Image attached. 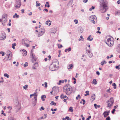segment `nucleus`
I'll list each match as a JSON object with an SVG mask.
<instances>
[{
  "label": "nucleus",
  "mask_w": 120,
  "mask_h": 120,
  "mask_svg": "<svg viewBox=\"0 0 120 120\" xmlns=\"http://www.w3.org/2000/svg\"><path fill=\"white\" fill-rule=\"evenodd\" d=\"M100 10L102 13H104L106 11L108 8L107 5V2L106 0H100Z\"/></svg>",
  "instance_id": "nucleus-1"
},
{
  "label": "nucleus",
  "mask_w": 120,
  "mask_h": 120,
  "mask_svg": "<svg viewBox=\"0 0 120 120\" xmlns=\"http://www.w3.org/2000/svg\"><path fill=\"white\" fill-rule=\"evenodd\" d=\"M105 41L106 44L109 46H112L114 44V41L112 37L108 36L105 40Z\"/></svg>",
  "instance_id": "nucleus-2"
},
{
  "label": "nucleus",
  "mask_w": 120,
  "mask_h": 120,
  "mask_svg": "<svg viewBox=\"0 0 120 120\" xmlns=\"http://www.w3.org/2000/svg\"><path fill=\"white\" fill-rule=\"evenodd\" d=\"M89 19L92 22H93L94 24H95L96 22H97V19L96 17L94 15H91L89 17Z\"/></svg>",
  "instance_id": "nucleus-3"
},
{
  "label": "nucleus",
  "mask_w": 120,
  "mask_h": 120,
  "mask_svg": "<svg viewBox=\"0 0 120 120\" xmlns=\"http://www.w3.org/2000/svg\"><path fill=\"white\" fill-rule=\"evenodd\" d=\"M2 19L3 22L2 24L4 26V23H6L7 20V15L6 14H3L2 16Z\"/></svg>",
  "instance_id": "nucleus-4"
},
{
  "label": "nucleus",
  "mask_w": 120,
  "mask_h": 120,
  "mask_svg": "<svg viewBox=\"0 0 120 120\" xmlns=\"http://www.w3.org/2000/svg\"><path fill=\"white\" fill-rule=\"evenodd\" d=\"M21 0H16L15 4V7L16 8H19L21 6Z\"/></svg>",
  "instance_id": "nucleus-5"
},
{
  "label": "nucleus",
  "mask_w": 120,
  "mask_h": 120,
  "mask_svg": "<svg viewBox=\"0 0 120 120\" xmlns=\"http://www.w3.org/2000/svg\"><path fill=\"white\" fill-rule=\"evenodd\" d=\"M64 90V92L66 93V94L69 95L71 94L72 92L71 89L70 87L65 89V90Z\"/></svg>",
  "instance_id": "nucleus-6"
},
{
  "label": "nucleus",
  "mask_w": 120,
  "mask_h": 120,
  "mask_svg": "<svg viewBox=\"0 0 120 120\" xmlns=\"http://www.w3.org/2000/svg\"><path fill=\"white\" fill-rule=\"evenodd\" d=\"M30 57L32 59V61L33 63L36 60L37 58L35 55L32 52L30 54Z\"/></svg>",
  "instance_id": "nucleus-7"
},
{
  "label": "nucleus",
  "mask_w": 120,
  "mask_h": 120,
  "mask_svg": "<svg viewBox=\"0 0 120 120\" xmlns=\"http://www.w3.org/2000/svg\"><path fill=\"white\" fill-rule=\"evenodd\" d=\"M110 112L109 111H106L104 112L103 113V114L104 115V117H105L109 115V113Z\"/></svg>",
  "instance_id": "nucleus-8"
},
{
  "label": "nucleus",
  "mask_w": 120,
  "mask_h": 120,
  "mask_svg": "<svg viewBox=\"0 0 120 120\" xmlns=\"http://www.w3.org/2000/svg\"><path fill=\"white\" fill-rule=\"evenodd\" d=\"M6 38V35L5 34H2L0 37V40H4Z\"/></svg>",
  "instance_id": "nucleus-9"
},
{
  "label": "nucleus",
  "mask_w": 120,
  "mask_h": 120,
  "mask_svg": "<svg viewBox=\"0 0 120 120\" xmlns=\"http://www.w3.org/2000/svg\"><path fill=\"white\" fill-rule=\"evenodd\" d=\"M41 31L39 34H38V37H40L45 32V30L44 29H41Z\"/></svg>",
  "instance_id": "nucleus-10"
},
{
  "label": "nucleus",
  "mask_w": 120,
  "mask_h": 120,
  "mask_svg": "<svg viewBox=\"0 0 120 120\" xmlns=\"http://www.w3.org/2000/svg\"><path fill=\"white\" fill-rule=\"evenodd\" d=\"M114 102V100L112 97L110 99L106 102L107 103H110L112 104H113Z\"/></svg>",
  "instance_id": "nucleus-11"
},
{
  "label": "nucleus",
  "mask_w": 120,
  "mask_h": 120,
  "mask_svg": "<svg viewBox=\"0 0 120 120\" xmlns=\"http://www.w3.org/2000/svg\"><path fill=\"white\" fill-rule=\"evenodd\" d=\"M28 41L27 39H23L22 40V43L23 45H25V44H26V42Z\"/></svg>",
  "instance_id": "nucleus-12"
},
{
  "label": "nucleus",
  "mask_w": 120,
  "mask_h": 120,
  "mask_svg": "<svg viewBox=\"0 0 120 120\" xmlns=\"http://www.w3.org/2000/svg\"><path fill=\"white\" fill-rule=\"evenodd\" d=\"M38 64L37 62L35 63L33 66V69L36 70L37 69L36 67H38Z\"/></svg>",
  "instance_id": "nucleus-13"
},
{
  "label": "nucleus",
  "mask_w": 120,
  "mask_h": 120,
  "mask_svg": "<svg viewBox=\"0 0 120 120\" xmlns=\"http://www.w3.org/2000/svg\"><path fill=\"white\" fill-rule=\"evenodd\" d=\"M34 101H33L32 103L34 104V106L37 103V98L36 97H34Z\"/></svg>",
  "instance_id": "nucleus-14"
},
{
  "label": "nucleus",
  "mask_w": 120,
  "mask_h": 120,
  "mask_svg": "<svg viewBox=\"0 0 120 120\" xmlns=\"http://www.w3.org/2000/svg\"><path fill=\"white\" fill-rule=\"evenodd\" d=\"M91 100H92L93 101L95 99V94H93L91 96Z\"/></svg>",
  "instance_id": "nucleus-15"
},
{
  "label": "nucleus",
  "mask_w": 120,
  "mask_h": 120,
  "mask_svg": "<svg viewBox=\"0 0 120 120\" xmlns=\"http://www.w3.org/2000/svg\"><path fill=\"white\" fill-rule=\"evenodd\" d=\"M91 37V35H89L87 38V40L90 41H92L93 40V38Z\"/></svg>",
  "instance_id": "nucleus-16"
},
{
  "label": "nucleus",
  "mask_w": 120,
  "mask_h": 120,
  "mask_svg": "<svg viewBox=\"0 0 120 120\" xmlns=\"http://www.w3.org/2000/svg\"><path fill=\"white\" fill-rule=\"evenodd\" d=\"M23 52L22 54H23V55L26 56L27 54V52L24 49H23L22 50Z\"/></svg>",
  "instance_id": "nucleus-17"
},
{
  "label": "nucleus",
  "mask_w": 120,
  "mask_h": 120,
  "mask_svg": "<svg viewBox=\"0 0 120 120\" xmlns=\"http://www.w3.org/2000/svg\"><path fill=\"white\" fill-rule=\"evenodd\" d=\"M60 98L62 99H64L67 98V96L66 95L64 96L63 94H61L60 96Z\"/></svg>",
  "instance_id": "nucleus-18"
},
{
  "label": "nucleus",
  "mask_w": 120,
  "mask_h": 120,
  "mask_svg": "<svg viewBox=\"0 0 120 120\" xmlns=\"http://www.w3.org/2000/svg\"><path fill=\"white\" fill-rule=\"evenodd\" d=\"M73 67V65L72 64H69L68 66V69H71Z\"/></svg>",
  "instance_id": "nucleus-19"
},
{
  "label": "nucleus",
  "mask_w": 120,
  "mask_h": 120,
  "mask_svg": "<svg viewBox=\"0 0 120 120\" xmlns=\"http://www.w3.org/2000/svg\"><path fill=\"white\" fill-rule=\"evenodd\" d=\"M59 63L57 62H56L55 64H53V66L55 68H57L59 67Z\"/></svg>",
  "instance_id": "nucleus-20"
},
{
  "label": "nucleus",
  "mask_w": 120,
  "mask_h": 120,
  "mask_svg": "<svg viewBox=\"0 0 120 120\" xmlns=\"http://www.w3.org/2000/svg\"><path fill=\"white\" fill-rule=\"evenodd\" d=\"M36 93L37 92H36L35 93L30 94V98H31L32 96H35V97H36L37 98V95L36 94Z\"/></svg>",
  "instance_id": "nucleus-21"
},
{
  "label": "nucleus",
  "mask_w": 120,
  "mask_h": 120,
  "mask_svg": "<svg viewBox=\"0 0 120 120\" xmlns=\"http://www.w3.org/2000/svg\"><path fill=\"white\" fill-rule=\"evenodd\" d=\"M73 0H70L68 2V6H71L72 4L73 3Z\"/></svg>",
  "instance_id": "nucleus-22"
},
{
  "label": "nucleus",
  "mask_w": 120,
  "mask_h": 120,
  "mask_svg": "<svg viewBox=\"0 0 120 120\" xmlns=\"http://www.w3.org/2000/svg\"><path fill=\"white\" fill-rule=\"evenodd\" d=\"M92 82V83L95 85H96L97 83V82L96 80V79H94L93 80V81Z\"/></svg>",
  "instance_id": "nucleus-23"
},
{
  "label": "nucleus",
  "mask_w": 120,
  "mask_h": 120,
  "mask_svg": "<svg viewBox=\"0 0 120 120\" xmlns=\"http://www.w3.org/2000/svg\"><path fill=\"white\" fill-rule=\"evenodd\" d=\"M19 16L17 14V13H15L14 15L13 16V18H15V17L16 18H19Z\"/></svg>",
  "instance_id": "nucleus-24"
},
{
  "label": "nucleus",
  "mask_w": 120,
  "mask_h": 120,
  "mask_svg": "<svg viewBox=\"0 0 120 120\" xmlns=\"http://www.w3.org/2000/svg\"><path fill=\"white\" fill-rule=\"evenodd\" d=\"M71 48L70 47L68 48V49H66L64 51L65 52H67V51L70 52L71 50Z\"/></svg>",
  "instance_id": "nucleus-25"
},
{
  "label": "nucleus",
  "mask_w": 120,
  "mask_h": 120,
  "mask_svg": "<svg viewBox=\"0 0 120 120\" xmlns=\"http://www.w3.org/2000/svg\"><path fill=\"white\" fill-rule=\"evenodd\" d=\"M46 96L45 95H43L41 97V98L43 101H44L45 100V99H44L43 98H45Z\"/></svg>",
  "instance_id": "nucleus-26"
},
{
  "label": "nucleus",
  "mask_w": 120,
  "mask_h": 120,
  "mask_svg": "<svg viewBox=\"0 0 120 120\" xmlns=\"http://www.w3.org/2000/svg\"><path fill=\"white\" fill-rule=\"evenodd\" d=\"M117 49L118 51V52L120 53V44H119L117 46Z\"/></svg>",
  "instance_id": "nucleus-27"
},
{
  "label": "nucleus",
  "mask_w": 120,
  "mask_h": 120,
  "mask_svg": "<svg viewBox=\"0 0 120 120\" xmlns=\"http://www.w3.org/2000/svg\"><path fill=\"white\" fill-rule=\"evenodd\" d=\"M107 103L108 104L107 107L109 108H110L113 104L110 103Z\"/></svg>",
  "instance_id": "nucleus-28"
},
{
  "label": "nucleus",
  "mask_w": 120,
  "mask_h": 120,
  "mask_svg": "<svg viewBox=\"0 0 120 120\" xmlns=\"http://www.w3.org/2000/svg\"><path fill=\"white\" fill-rule=\"evenodd\" d=\"M52 30H54V31H51V33H52L55 34L56 33V29H55V28H54L53 29H52Z\"/></svg>",
  "instance_id": "nucleus-29"
},
{
  "label": "nucleus",
  "mask_w": 120,
  "mask_h": 120,
  "mask_svg": "<svg viewBox=\"0 0 120 120\" xmlns=\"http://www.w3.org/2000/svg\"><path fill=\"white\" fill-rule=\"evenodd\" d=\"M52 65H51L50 67V70L51 71H53L55 70V69L54 68H53L52 67Z\"/></svg>",
  "instance_id": "nucleus-30"
},
{
  "label": "nucleus",
  "mask_w": 120,
  "mask_h": 120,
  "mask_svg": "<svg viewBox=\"0 0 120 120\" xmlns=\"http://www.w3.org/2000/svg\"><path fill=\"white\" fill-rule=\"evenodd\" d=\"M87 54L89 57L90 58L92 57L93 55V54L91 52Z\"/></svg>",
  "instance_id": "nucleus-31"
},
{
  "label": "nucleus",
  "mask_w": 120,
  "mask_h": 120,
  "mask_svg": "<svg viewBox=\"0 0 120 120\" xmlns=\"http://www.w3.org/2000/svg\"><path fill=\"white\" fill-rule=\"evenodd\" d=\"M64 82V81L60 80L59 81V82H58L57 84L58 85H60L61 84V83H63Z\"/></svg>",
  "instance_id": "nucleus-32"
},
{
  "label": "nucleus",
  "mask_w": 120,
  "mask_h": 120,
  "mask_svg": "<svg viewBox=\"0 0 120 120\" xmlns=\"http://www.w3.org/2000/svg\"><path fill=\"white\" fill-rule=\"evenodd\" d=\"M69 111H70L71 112H72L73 111V108L72 107H70L69 109Z\"/></svg>",
  "instance_id": "nucleus-33"
},
{
  "label": "nucleus",
  "mask_w": 120,
  "mask_h": 120,
  "mask_svg": "<svg viewBox=\"0 0 120 120\" xmlns=\"http://www.w3.org/2000/svg\"><path fill=\"white\" fill-rule=\"evenodd\" d=\"M25 86H23V88L24 89H25V90H27V88L28 87V85H25Z\"/></svg>",
  "instance_id": "nucleus-34"
},
{
  "label": "nucleus",
  "mask_w": 120,
  "mask_h": 120,
  "mask_svg": "<svg viewBox=\"0 0 120 120\" xmlns=\"http://www.w3.org/2000/svg\"><path fill=\"white\" fill-rule=\"evenodd\" d=\"M94 106L95 107L96 109H97L98 107L100 108V105H97V104H94Z\"/></svg>",
  "instance_id": "nucleus-35"
},
{
  "label": "nucleus",
  "mask_w": 120,
  "mask_h": 120,
  "mask_svg": "<svg viewBox=\"0 0 120 120\" xmlns=\"http://www.w3.org/2000/svg\"><path fill=\"white\" fill-rule=\"evenodd\" d=\"M38 1H37L36 2V7H37L38 6H40L41 5V4L40 3H38Z\"/></svg>",
  "instance_id": "nucleus-36"
},
{
  "label": "nucleus",
  "mask_w": 120,
  "mask_h": 120,
  "mask_svg": "<svg viewBox=\"0 0 120 120\" xmlns=\"http://www.w3.org/2000/svg\"><path fill=\"white\" fill-rule=\"evenodd\" d=\"M51 105H54V106H55L56 105V103L55 102H54L53 101H52L51 102Z\"/></svg>",
  "instance_id": "nucleus-37"
},
{
  "label": "nucleus",
  "mask_w": 120,
  "mask_h": 120,
  "mask_svg": "<svg viewBox=\"0 0 120 120\" xmlns=\"http://www.w3.org/2000/svg\"><path fill=\"white\" fill-rule=\"evenodd\" d=\"M16 44L15 43H14V44H12V48L13 49H15V46H16Z\"/></svg>",
  "instance_id": "nucleus-38"
},
{
  "label": "nucleus",
  "mask_w": 120,
  "mask_h": 120,
  "mask_svg": "<svg viewBox=\"0 0 120 120\" xmlns=\"http://www.w3.org/2000/svg\"><path fill=\"white\" fill-rule=\"evenodd\" d=\"M4 76L5 77H6L7 78H9L10 77L9 75L7 73H5L4 74Z\"/></svg>",
  "instance_id": "nucleus-39"
},
{
  "label": "nucleus",
  "mask_w": 120,
  "mask_h": 120,
  "mask_svg": "<svg viewBox=\"0 0 120 120\" xmlns=\"http://www.w3.org/2000/svg\"><path fill=\"white\" fill-rule=\"evenodd\" d=\"M69 85H65L63 89L64 90H65V89L66 88H67L68 87V86Z\"/></svg>",
  "instance_id": "nucleus-40"
},
{
  "label": "nucleus",
  "mask_w": 120,
  "mask_h": 120,
  "mask_svg": "<svg viewBox=\"0 0 120 120\" xmlns=\"http://www.w3.org/2000/svg\"><path fill=\"white\" fill-rule=\"evenodd\" d=\"M12 54V53L10 51H8V54H7V55L9 56H11V55Z\"/></svg>",
  "instance_id": "nucleus-41"
},
{
  "label": "nucleus",
  "mask_w": 120,
  "mask_h": 120,
  "mask_svg": "<svg viewBox=\"0 0 120 120\" xmlns=\"http://www.w3.org/2000/svg\"><path fill=\"white\" fill-rule=\"evenodd\" d=\"M4 111L2 110V111H1V114H3V115L4 116H5L6 115V114L5 113H4Z\"/></svg>",
  "instance_id": "nucleus-42"
},
{
  "label": "nucleus",
  "mask_w": 120,
  "mask_h": 120,
  "mask_svg": "<svg viewBox=\"0 0 120 120\" xmlns=\"http://www.w3.org/2000/svg\"><path fill=\"white\" fill-rule=\"evenodd\" d=\"M0 54H2V56H4L5 53L3 51H1L0 52Z\"/></svg>",
  "instance_id": "nucleus-43"
},
{
  "label": "nucleus",
  "mask_w": 120,
  "mask_h": 120,
  "mask_svg": "<svg viewBox=\"0 0 120 120\" xmlns=\"http://www.w3.org/2000/svg\"><path fill=\"white\" fill-rule=\"evenodd\" d=\"M49 22H52L50 20H48L47 21H46L45 22V24L47 25H48V23Z\"/></svg>",
  "instance_id": "nucleus-44"
},
{
  "label": "nucleus",
  "mask_w": 120,
  "mask_h": 120,
  "mask_svg": "<svg viewBox=\"0 0 120 120\" xmlns=\"http://www.w3.org/2000/svg\"><path fill=\"white\" fill-rule=\"evenodd\" d=\"M82 101H83L82 104L83 105H84L86 103V101L84 99H82Z\"/></svg>",
  "instance_id": "nucleus-45"
},
{
  "label": "nucleus",
  "mask_w": 120,
  "mask_h": 120,
  "mask_svg": "<svg viewBox=\"0 0 120 120\" xmlns=\"http://www.w3.org/2000/svg\"><path fill=\"white\" fill-rule=\"evenodd\" d=\"M91 52V51L90 50H86V53L87 54Z\"/></svg>",
  "instance_id": "nucleus-46"
},
{
  "label": "nucleus",
  "mask_w": 120,
  "mask_h": 120,
  "mask_svg": "<svg viewBox=\"0 0 120 120\" xmlns=\"http://www.w3.org/2000/svg\"><path fill=\"white\" fill-rule=\"evenodd\" d=\"M28 65V63L27 62H26L25 63V64H24V66L25 67H26Z\"/></svg>",
  "instance_id": "nucleus-47"
},
{
  "label": "nucleus",
  "mask_w": 120,
  "mask_h": 120,
  "mask_svg": "<svg viewBox=\"0 0 120 120\" xmlns=\"http://www.w3.org/2000/svg\"><path fill=\"white\" fill-rule=\"evenodd\" d=\"M95 8V7L94 6H92L91 8L89 9L90 11H92L93 9H94Z\"/></svg>",
  "instance_id": "nucleus-48"
},
{
  "label": "nucleus",
  "mask_w": 120,
  "mask_h": 120,
  "mask_svg": "<svg viewBox=\"0 0 120 120\" xmlns=\"http://www.w3.org/2000/svg\"><path fill=\"white\" fill-rule=\"evenodd\" d=\"M74 22H75L76 24H77L78 23V20L76 19H75L74 20Z\"/></svg>",
  "instance_id": "nucleus-49"
},
{
  "label": "nucleus",
  "mask_w": 120,
  "mask_h": 120,
  "mask_svg": "<svg viewBox=\"0 0 120 120\" xmlns=\"http://www.w3.org/2000/svg\"><path fill=\"white\" fill-rule=\"evenodd\" d=\"M65 119L67 120H71V119H70L69 116H66L65 117Z\"/></svg>",
  "instance_id": "nucleus-50"
},
{
  "label": "nucleus",
  "mask_w": 120,
  "mask_h": 120,
  "mask_svg": "<svg viewBox=\"0 0 120 120\" xmlns=\"http://www.w3.org/2000/svg\"><path fill=\"white\" fill-rule=\"evenodd\" d=\"M79 98H80V95L79 94H78L77 97H76V100H78L79 99Z\"/></svg>",
  "instance_id": "nucleus-51"
},
{
  "label": "nucleus",
  "mask_w": 120,
  "mask_h": 120,
  "mask_svg": "<svg viewBox=\"0 0 120 120\" xmlns=\"http://www.w3.org/2000/svg\"><path fill=\"white\" fill-rule=\"evenodd\" d=\"M46 4L47 5V7L48 8H49L50 7V5L49 4V3L48 2H46Z\"/></svg>",
  "instance_id": "nucleus-52"
},
{
  "label": "nucleus",
  "mask_w": 120,
  "mask_h": 120,
  "mask_svg": "<svg viewBox=\"0 0 120 120\" xmlns=\"http://www.w3.org/2000/svg\"><path fill=\"white\" fill-rule=\"evenodd\" d=\"M110 118L109 116H108L107 118H106V120H110Z\"/></svg>",
  "instance_id": "nucleus-53"
},
{
  "label": "nucleus",
  "mask_w": 120,
  "mask_h": 120,
  "mask_svg": "<svg viewBox=\"0 0 120 120\" xmlns=\"http://www.w3.org/2000/svg\"><path fill=\"white\" fill-rule=\"evenodd\" d=\"M11 59V58H10L9 59H8L6 57H5L4 59V60H10Z\"/></svg>",
  "instance_id": "nucleus-54"
},
{
  "label": "nucleus",
  "mask_w": 120,
  "mask_h": 120,
  "mask_svg": "<svg viewBox=\"0 0 120 120\" xmlns=\"http://www.w3.org/2000/svg\"><path fill=\"white\" fill-rule=\"evenodd\" d=\"M45 85V88H46L47 87V83L46 82H45L44 83Z\"/></svg>",
  "instance_id": "nucleus-55"
},
{
  "label": "nucleus",
  "mask_w": 120,
  "mask_h": 120,
  "mask_svg": "<svg viewBox=\"0 0 120 120\" xmlns=\"http://www.w3.org/2000/svg\"><path fill=\"white\" fill-rule=\"evenodd\" d=\"M115 68L116 69H117L118 70L120 69V68L119 67V66H116L115 67Z\"/></svg>",
  "instance_id": "nucleus-56"
},
{
  "label": "nucleus",
  "mask_w": 120,
  "mask_h": 120,
  "mask_svg": "<svg viewBox=\"0 0 120 120\" xmlns=\"http://www.w3.org/2000/svg\"><path fill=\"white\" fill-rule=\"evenodd\" d=\"M116 111L115 109H113V110L112 111V114H114V112Z\"/></svg>",
  "instance_id": "nucleus-57"
},
{
  "label": "nucleus",
  "mask_w": 120,
  "mask_h": 120,
  "mask_svg": "<svg viewBox=\"0 0 120 120\" xmlns=\"http://www.w3.org/2000/svg\"><path fill=\"white\" fill-rule=\"evenodd\" d=\"M83 32V29H82L81 28L80 30V31H79V32L80 33H82Z\"/></svg>",
  "instance_id": "nucleus-58"
},
{
  "label": "nucleus",
  "mask_w": 120,
  "mask_h": 120,
  "mask_svg": "<svg viewBox=\"0 0 120 120\" xmlns=\"http://www.w3.org/2000/svg\"><path fill=\"white\" fill-rule=\"evenodd\" d=\"M44 118L45 119L47 117V114H45L44 115Z\"/></svg>",
  "instance_id": "nucleus-59"
},
{
  "label": "nucleus",
  "mask_w": 120,
  "mask_h": 120,
  "mask_svg": "<svg viewBox=\"0 0 120 120\" xmlns=\"http://www.w3.org/2000/svg\"><path fill=\"white\" fill-rule=\"evenodd\" d=\"M27 75V72H25L22 75V76H24L25 75Z\"/></svg>",
  "instance_id": "nucleus-60"
},
{
  "label": "nucleus",
  "mask_w": 120,
  "mask_h": 120,
  "mask_svg": "<svg viewBox=\"0 0 120 120\" xmlns=\"http://www.w3.org/2000/svg\"><path fill=\"white\" fill-rule=\"evenodd\" d=\"M110 89H109L107 90V92L109 93H110L111 92V91H110Z\"/></svg>",
  "instance_id": "nucleus-61"
},
{
  "label": "nucleus",
  "mask_w": 120,
  "mask_h": 120,
  "mask_svg": "<svg viewBox=\"0 0 120 120\" xmlns=\"http://www.w3.org/2000/svg\"><path fill=\"white\" fill-rule=\"evenodd\" d=\"M41 109L42 110H44L45 109V108H44L42 106L41 107V109H40V110H41Z\"/></svg>",
  "instance_id": "nucleus-62"
},
{
  "label": "nucleus",
  "mask_w": 120,
  "mask_h": 120,
  "mask_svg": "<svg viewBox=\"0 0 120 120\" xmlns=\"http://www.w3.org/2000/svg\"><path fill=\"white\" fill-rule=\"evenodd\" d=\"M96 73L98 75H100V73H99V72L98 71H97L96 72Z\"/></svg>",
  "instance_id": "nucleus-63"
},
{
  "label": "nucleus",
  "mask_w": 120,
  "mask_h": 120,
  "mask_svg": "<svg viewBox=\"0 0 120 120\" xmlns=\"http://www.w3.org/2000/svg\"><path fill=\"white\" fill-rule=\"evenodd\" d=\"M117 13L118 14H120V11L119 10L117 11Z\"/></svg>",
  "instance_id": "nucleus-64"
}]
</instances>
